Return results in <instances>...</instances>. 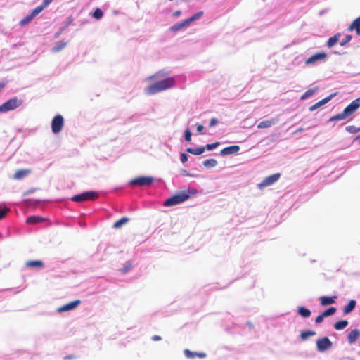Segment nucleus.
Instances as JSON below:
<instances>
[{
  "label": "nucleus",
  "instance_id": "33",
  "mask_svg": "<svg viewBox=\"0 0 360 360\" xmlns=\"http://www.w3.org/2000/svg\"><path fill=\"white\" fill-rule=\"evenodd\" d=\"M335 311H336V308L330 307V308L327 309L326 310H325L322 313V314H323V316L328 317V316L333 315Z\"/></svg>",
  "mask_w": 360,
  "mask_h": 360
},
{
  "label": "nucleus",
  "instance_id": "18",
  "mask_svg": "<svg viewBox=\"0 0 360 360\" xmlns=\"http://www.w3.org/2000/svg\"><path fill=\"white\" fill-rule=\"evenodd\" d=\"M184 354L185 356L188 358V359H194L195 357H199V358H204L206 356V354L205 353H198V352H191L190 351L189 349H186L184 350Z\"/></svg>",
  "mask_w": 360,
  "mask_h": 360
},
{
  "label": "nucleus",
  "instance_id": "38",
  "mask_svg": "<svg viewBox=\"0 0 360 360\" xmlns=\"http://www.w3.org/2000/svg\"><path fill=\"white\" fill-rule=\"evenodd\" d=\"M40 221H41V219H39V217H35V216H31L27 219V222L29 224H35V223H38Z\"/></svg>",
  "mask_w": 360,
  "mask_h": 360
},
{
  "label": "nucleus",
  "instance_id": "29",
  "mask_svg": "<svg viewBox=\"0 0 360 360\" xmlns=\"http://www.w3.org/2000/svg\"><path fill=\"white\" fill-rule=\"evenodd\" d=\"M34 18V17L32 15V14L30 13L29 15H27L26 17H25L24 18H22L20 20V25L21 26H25L27 24H28L30 22H31Z\"/></svg>",
  "mask_w": 360,
  "mask_h": 360
},
{
  "label": "nucleus",
  "instance_id": "45",
  "mask_svg": "<svg viewBox=\"0 0 360 360\" xmlns=\"http://www.w3.org/2000/svg\"><path fill=\"white\" fill-rule=\"evenodd\" d=\"M324 318H325V317H324V316H323V314H320V315H319V316L316 317V323H321L323 321V319H324Z\"/></svg>",
  "mask_w": 360,
  "mask_h": 360
},
{
  "label": "nucleus",
  "instance_id": "10",
  "mask_svg": "<svg viewBox=\"0 0 360 360\" xmlns=\"http://www.w3.org/2000/svg\"><path fill=\"white\" fill-rule=\"evenodd\" d=\"M154 181L152 176H139L130 181L131 186H149Z\"/></svg>",
  "mask_w": 360,
  "mask_h": 360
},
{
  "label": "nucleus",
  "instance_id": "27",
  "mask_svg": "<svg viewBox=\"0 0 360 360\" xmlns=\"http://www.w3.org/2000/svg\"><path fill=\"white\" fill-rule=\"evenodd\" d=\"M217 165V161L215 159H207L203 162V165L207 168H212Z\"/></svg>",
  "mask_w": 360,
  "mask_h": 360
},
{
  "label": "nucleus",
  "instance_id": "24",
  "mask_svg": "<svg viewBox=\"0 0 360 360\" xmlns=\"http://www.w3.org/2000/svg\"><path fill=\"white\" fill-rule=\"evenodd\" d=\"M297 312L298 314L304 317V318H308L311 316V311L304 307H299L297 308Z\"/></svg>",
  "mask_w": 360,
  "mask_h": 360
},
{
  "label": "nucleus",
  "instance_id": "34",
  "mask_svg": "<svg viewBox=\"0 0 360 360\" xmlns=\"http://www.w3.org/2000/svg\"><path fill=\"white\" fill-rule=\"evenodd\" d=\"M92 16L96 20H100L103 16V13L100 8H96L93 13Z\"/></svg>",
  "mask_w": 360,
  "mask_h": 360
},
{
  "label": "nucleus",
  "instance_id": "48",
  "mask_svg": "<svg viewBox=\"0 0 360 360\" xmlns=\"http://www.w3.org/2000/svg\"><path fill=\"white\" fill-rule=\"evenodd\" d=\"M131 267V264H129V265H127L126 266H124L123 269H122V271L124 273H127Z\"/></svg>",
  "mask_w": 360,
  "mask_h": 360
},
{
  "label": "nucleus",
  "instance_id": "14",
  "mask_svg": "<svg viewBox=\"0 0 360 360\" xmlns=\"http://www.w3.org/2000/svg\"><path fill=\"white\" fill-rule=\"evenodd\" d=\"M240 147L238 146H231L226 147L221 150V155H227L231 154L236 153L239 151Z\"/></svg>",
  "mask_w": 360,
  "mask_h": 360
},
{
  "label": "nucleus",
  "instance_id": "11",
  "mask_svg": "<svg viewBox=\"0 0 360 360\" xmlns=\"http://www.w3.org/2000/svg\"><path fill=\"white\" fill-rule=\"evenodd\" d=\"M279 177L280 174L278 173L269 176L258 184V188L259 189H263L265 187L269 186L277 181Z\"/></svg>",
  "mask_w": 360,
  "mask_h": 360
},
{
  "label": "nucleus",
  "instance_id": "49",
  "mask_svg": "<svg viewBox=\"0 0 360 360\" xmlns=\"http://www.w3.org/2000/svg\"><path fill=\"white\" fill-rule=\"evenodd\" d=\"M181 11H176L173 13L172 15L175 18H178L181 15Z\"/></svg>",
  "mask_w": 360,
  "mask_h": 360
},
{
  "label": "nucleus",
  "instance_id": "4",
  "mask_svg": "<svg viewBox=\"0 0 360 360\" xmlns=\"http://www.w3.org/2000/svg\"><path fill=\"white\" fill-rule=\"evenodd\" d=\"M188 199V194L185 191H182L179 193H177L176 195L172 196L171 198L167 199L164 205L166 207L174 206L178 204H180Z\"/></svg>",
  "mask_w": 360,
  "mask_h": 360
},
{
  "label": "nucleus",
  "instance_id": "30",
  "mask_svg": "<svg viewBox=\"0 0 360 360\" xmlns=\"http://www.w3.org/2000/svg\"><path fill=\"white\" fill-rule=\"evenodd\" d=\"M316 91V89H308L302 96H301V99L302 100H306L307 98H309V97H311L312 95H314V94Z\"/></svg>",
  "mask_w": 360,
  "mask_h": 360
},
{
  "label": "nucleus",
  "instance_id": "42",
  "mask_svg": "<svg viewBox=\"0 0 360 360\" xmlns=\"http://www.w3.org/2000/svg\"><path fill=\"white\" fill-rule=\"evenodd\" d=\"M192 134L189 129H186L185 131L184 137L185 140L187 141H190L191 140Z\"/></svg>",
  "mask_w": 360,
  "mask_h": 360
},
{
  "label": "nucleus",
  "instance_id": "9",
  "mask_svg": "<svg viewBox=\"0 0 360 360\" xmlns=\"http://www.w3.org/2000/svg\"><path fill=\"white\" fill-rule=\"evenodd\" d=\"M64 125V119L63 117L60 115H57L53 117L51 122V130L53 133L58 134L59 133Z\"/></svg>",
  "mask_w": 360,
  "mask_h": 360
},
{
  "label": "nucleus",
  "instance_id": "25",
  "mask_svg": "<svg viewBox=\"0 0 360 360\" xmlns=\"http://www.w3.org/2000/svg\"><path fill=\"white\" fill-rule=\"evenodd\" d=\"M205 150V148L200 147L197 148H188L186 151L189 153L193 154L195 155H199L202 154Z\"/></svg>",
  "mask_w": 360,
  "mask_h": 360
},
{
  "label": "nucleus",
  "instance_id": "56",
  "mask_svg": "<svg viewBox=\"0 0 360 360\" xmlns=\"http://www.w3.org/2000/svg\"><path fill=\"white\" fill-rule=\"evenodd\" d=\"M5 84L4 83H0V91L4 87Z\"/></svg>",
  "mask_w": 360,
  "mask_h": 360
},
{
  "label": "nucleus",
  "instance_id": "22",
  "mask_svg": "<svg viewBox=\"0 0 360 360\" xmlns=\"http://www.w3.org/2000/svg\"><path fill=\"white\" fill-rule=\"evenodd\" d=\"M356 301L354 300H350L348 304L344 307V314H349L354 310L356 307Z\"/></svg>",
  "mask_w": 360,
  "mask_h": 360
},
{
  "label": "nucleus",
  "instance_id": "21",
  "mask_svg": "<svg viewBox=\"0 0 360 360\" xmlns=\"http://www.w3.org/2000/svg\"><path fill=\"white\" fill-rule=\"evenodd\" d=\"M335 298H336V297H326V296L321 297V298H320L321 304L323 306H326V305L333 304V303H335Z\"/></svg>",
  "mask_w": 360,
  "mask_h": 360
},
{
  "label": "nucleus",
  "instance_id": "57",
  "mask_svg": "<svg viewBox=\"0 0 360 360\" xmlns=\"http://www.w3.org/2000/svg\"><path fill=\"white\" fill-rule=\"evenodd\" d=\"M303 131V128H299L297 130V132H301Z\"/></svg>",
  "mask_w": 360,
  "mask_h": 360
},
{
  "label": "nucleus",
  "instance_id": "23",
  "mask_svg": "<svg viewBox=\"0 0 360 360\" xmlns=\"http://www.w3.org/2000/svg\"><path fill=\"white\" fill-rule=\"evenodd\" d=\"M67 45V43L64 41H58L56 45L51 48V52L57 53L63 49Z\"/></svg>",
  "mask_w": 360,
  "mask_h": 360
},
{
  "label": "nucleus",
  "instance_id": "47",
  "mask_svg": "<svg viewBox=\"0 0 360 360\" xmlns=\"http://www.w3.org/2000/svg\"><path fill=\"white\" fill-rule=\"evenodd\" d=\"M180 172H181V175L185 176H188V175H190V172H188L186 169H181Z\"/></svg>",
  "mask_w": 360,
  "mask_h": 360
},
{
  "label": "nucleus",
  "instance_id": "20",
  "mask_svg": "<svg viewBox=\"0 0 360 360\" xmlns=\"http://www.w3.org/2000/svg\"><path fill=\"white\" fill-rule=\"evenodd\" d=\"M341 37L340 33H337L334 36L330 37L327 41V46L328 48L334 46L340 40Z\"/></svg>",
  "mask_w": 360,
  "mask_h": 360
},
{
  "label": "nucleus",
  "instance_id": "31",
  "mask_svg": "<svg viewBox=\"0 0 360 360\" xmlns=\"http://www.w3.org/2000/svg\"><path fill=\"white\" fill-rule=\"evenodd\" d=\"M28 174L27 170H18L14 174V179H20Z\"/></svg>",
  "mask_w": 360,
  "mask_h": 360
},
{
  "label": "nucleus",
  "instance_id": "26",
  "mask_svg": "<svg viewBox=\"0 0 360 360\" xmlns=\"http://www.w3.org/2000/svg\"><path fill=\"white\" fill-rule=\"evenodd\" d=\"M348 325V321H346V320H342V321H338L335 323L334 325V328L336 329V330H342L344 329L345 328H346Z\"/></svg>",
  "mask_w": 360,
  "mask_h": 360
},
{
  "label": "nucleus",
  "instance_id": "5",
  "mask_svg": "<svg viewBox=\"0 0 360 360\" xmlns=\"http://www.w3.org/2000/svg\"><path fill=\"white\" fill-rule=\"evenodd\" d=\"M328 55L324 52H319L314 54L307 58L304 63L308 66H315L319 63L325 62L327 60Z\"/></svg>",
  "mask_w": 360,
  "mask_h": 360
},
{
  "label": "nucleus",
  "instance_id": "3",
  "mask_svg": "<svg viewBox=\"0 0 360 360\" xmlns=\"http://www.w3.org/2000/svg\"><path fill=\"white\" fill-rule=\"evenodd\" d=\"M202 15L203 12L199 11L194 14L193 15H192L191 18H188V19L181 22H178L176 24L173 25L169 27V30L172 32H177L178 31L182 29L189 27L193 22L200 19L202 16Z\"/></svg>",
  "mask_w": 360,
  "mask_h": 360
},
{
  "label": "nucleus",
  "instance_id": "2",
  "mask_svg": "<svg viewBox=\"0 0 360 360\" xmlns=\"http://www.w3.org/2000/svg\"><path fill=\"white\" fill-rule=\"evenodd\" d=\"M360 107V97L353 101L344 110L339 114L330 117V121H338L346 119L353 114Z\"/></svg>",
  "mask_w": 360,
  "mask_h": 360
},
{
  "label": "nucleus",
  "instance_id": "50",
  "mask_svg": "<svg viewBox=\"0 0 360 360\" xmlns=\"http://www.w3.org/2000/svg\"><path fill=\"white\" fill-rule=\"evenodd\" d=\"M65 28L64 27H61L56 33V37H58L64 30Z\"/></svg>",
  "mask_w": 360,
  "mask_h": 360
},
{
  "label": "nucleus",
  "instance_id": "15",
  "mask_svg": "<svg viewBox=\"0 0 360 360\" xmlns=\"http://www.w3.org/2000/svg\"><path fill=\"white\" fill-rule=\"evenodd\" d=\"M360 337V331L357 329L352 330L347 336L348 342L349 344L354 343Z\"/></svg>",
  "mask_w": 360,
  "mask_h": 360
},
{
  "label": "nucleus",
  "instance_id": "7",
  "mask_svg": "<svg viewBox=\"0 0 360 360\" xmlns=\"http://www.w3.org/2000/svg\"><path fill=\"white\" fill-rule=\"evenodd\" d=\"M98 198V194L95 191H86L82 193L75 195L71 200L74 202H82L85 200H95Z\"/></svg>",
  "mask_w": 360,
  "mask_h": 360
},
{
  "label": "nucleus",
  "instance_id": "16",
  "mask_svg": "<svg viewBox=\"0 0 360 360\" xmlns=\"http://www.w3.org/2000/svg\"><path fill=\"white\" fill-rule=\"evenodd\" d=\"M333 97V95L331 94L329 96L322 99L321 101L317 102L316 103H315L314 105H311L310 108H309V110L310 111H314L316 109H318L319 108H320L321 106L326 104L329 101L331 100V98Z\"/></svg>",
  "mask_w": 360,
  "mask_h": 360
},
{
  "label": "nucleus",
  "instance_id": "53",
  "mask_svg": "<svg viewBox=\"0 0 360 360\" xmlns=\"http://www.w3.org/2000/svg\"><path fill=\"white\" fill-rule=\"evenodd\" d=\"M204 129V127L201 124H198L197 126V131L200 133H201L202 131V130Z\"/></svg>",
  "mask_w": 360,
  "mask_h": 360
},
{
  "label": "nucleus",
  "instance_id": "6",
  "mask_svg": "<svg viewBox=\"0 0 360 360\" xmlns=\"http://www.w3.org/2000/svg\"><path fill=\"white\" fill-rule=\"evenodd\" d=\"M21 101L17 98H13L0 105V112H6L13 110L21 105Z\"/></svg>",
  "mask_w": 360,
  "mask_h": 360
},
{
  "label": "nucleus",
  "instance_id": "36",
  "mask_svg": "<svg viewBox=\"0 0 360 360\" xmlns=\"http://www.w3.org/2000/svg\"><path fill=\"white\" fill-rule=\"evenodd\" d=\"M45 8L40 5L39 6H37L32 12L31 13L34 17H36L37 15H39Z\"/></svg>",
  "mask_w": 360,
  "mask_h": 360
},
{
  "label": "nucleus",
  "instance_id": "39",
  "mask_svg": "<svg viewBox=\"0 0 360 360\" xmlns=\"http://www.w3.org/2000/svg\"><path fill=\"white\" fill-rule=\"evenodd\" d=\"M352 39V35H347L345 38L340 42V45L341 46H345L347 44H348Z\"/></svg>",
  "mask_w": 360,
  "mask_h": 360
},
{
  "label": "nucleus",
  "instance_id": "13",
  "mask_svg": "<svg viewBox=\"0 0 360 360\" xmlns=\"http://www.w3.org/2000/svg\"><path fill=\"white\" fill-rule=\"evenodd\" d=\"M278 122V119L276 118V117L271 118L270 120H264V121L260 122L257 124V128L258 129L269 128V127H272L273 125L277 124Z\"/></svg>",
  "mask_w": 360,
  "mask_h": 360
},
{
  "label": "nucleus",
  "instance_id": "51",
  "mask_svg": "<svg viewBox=\"0 0 360 360\" xmlns=\"http://www.w3.org/2000/svg\"><path fill=\"white\" fill-rule=\"evenodd\" d=\"M160 75H162L160 72H158L157 74L154 75L153 76L147 78V79L148 80V79H150L157 78V77H160Z\"/></svg>",
  "mask_w": 360,
  "mask_h": 360
},
{
  "label": "nucleus",
  "instance_id": "37",
  "mask_svg": "<svg viewBox=\"0 0 360 360\" xmlns=\"http://www.w3.org/2000/svg\"><path fill=\"white\" fill-rule=\"evenodd\" d=\"M345 129L347 131L352 134H356L359 131V129L354 125L347 126L346 127Z\"/></svg>",
  "mask_w": 360,
  "mask_h": 360
},
{
  "label": "nucleus",
  "instance_id": "28",
  "mask_svg": "<svg viewBox=\"0 0 360 360\" xmlns=\"http://www.w3.org/2000/svg\"><path fill=\"white\" fill-rule=\"evenodd\" d=\"M129 221V218L127 217H122L121 218L120 220L117 221L114 225H113V227L115 229H119L120 228L122 225H124V224H126L127 222Z\"/></svg>",
  "mask_w": 360,
  "mask_h": 360
},
{
  "label": "nucleus",
  "instance_id": "55",
  "mask_svg": "<svg viewBox=\"0 0 360 360\" xmlns=\"http://www.w3.org/2000/svg\"><path fill=\"white\" fill-rule=\"evenodd\" d=\"M188 176H191V177H197V176H198V175H197V174H191V173H190V175H188Z\"/></svg>",
  "mask_w": 360,
  "mask_h": 360
},
{
  "label": "nucleus",
  "instance_id": "19",
  "mask_svg": "<svg viewBox=\"0 0 360 360\" xmlns=\"http://www.w3.org/2000/svg\"><path fill=\"white\" fill-rule=\"evenodd\" d=\"M348 30L349 31L356 30V34L360 36V16L352 22Z\"/></svg>",
  "mask_w": 360,
  "mask_h": 360
},
{
  "label": "nucleus",
  "instance_id": "40",
  "mask_svg": "<svg viewBox=\"0 0 360 360\" xmlns=\"http://www.w3.org/2000/svg\"><path fill=\"white\" fill-rule=\"evenodd\" d=\"M185 191L188 194V198L191 195H195L198 193V190L195 188H188Z\"/></svg>",
  "mask_w": 360,
  "mask_h": 360
},
{
  "label": "nucleus",
  "instance_id": "46",
  "mask_svg": "<svg viewBox=\"0 0 360 360\" xmlns=\"http://www.w3.org/2000/svg\"><path fill=\"white\" fill-rule=\"evenodd\" d=\"M53 0H43L41 5L46 8L47 7Z\"/></svg>",
  "mask_w": 360,
  "mask_h": 360
},
{
  "label": "nucleus",
  "instance_id": "1",
  "mask_svg": "<svg viewBox=\"0 0 360 360\" xmlns=\"http://www.w3.org/2000/svg\"><path fill=\"white\" fill-rule=\"evenodd\" d=\"M175 83L176 82L174 77H167L164 79L158 81L145 88L144 92L148 95H153L160 91L172 88L175 85Z\"/></svg>",
  "mask_w": 360,
  "mask_h": 360
},
{
  "label": "nucleus",
  "instance_id": "44",
  "mask_svg": "<svg viewBox=\"0 0 360 360\" xmlns=\"http://www.w3.org/2000/svg\"><path fill=\"white\" fill-rule=\"evenodd\" d=\"M218 123V120L217 118H212L210 122V127H214Z\"/></svg>",
  "mask_w": 360,
  "mask_h": 360
},
{
  "label": "nucleus",
  "instance_id": "12",
  "mask_svg": "<svg viewBox=\"0 0 360 360\" xmlns=\"http://www.w3.org/2000/svg\"><path fill=\"white\" fill-rule=\"evenodd\" d=\"M80 302H81L79 300H75L73 302H71L70 303H68V304L59 307L57 311L59 313H62V312L73 310L80 304Z\"/></svg>",
  "mask_w": 360,
  "mask_h": 360
},
{
  "label": "nucleus",
  "instance_id": "17",
  "mask_svg": "<svg viewBox=\"0 0 360 360\" xmlns=\"http://www.w3.org/2000/svg\"><path fill=\"white\" fill-rule=\"evenodd\" d=\"M25 266L30 268L41 269L44 266V263L40 260H30L25 262Z\"/></svg>",
  "mask_w": 360,
  "mask_h": 360
},
{
  "label": "nucleus",
  "instance_id": "35",
  "mask_svg": "<svg viewBox=\"0 0 360 360\" xmlns=\"http://www.w3.org/2000/svg\"><path fill=\"white\" fill-rule=\"evenodd\" d=\"M9 211V208L3 207L2 205H0V219H3Z\"/></svg>",
  "mask_w": 360,
  "mask_h": 360
},
{
  "label": "nucleus",
  "instance_id": "43",
  "mask_svg": "<svg viewBox=\"0 0 360 360\" xmlns=\"http://www.w3.org/2000/svg\"><path fill=\"white\" fill-rule=\"evenodd\" d=\"M180 160L182 163H185L188 160V155L186 153H181Z\"/></svg>",
  "mask_w": 360,
  "mask_h": 360
},
{
  "label": "nucleus",
  "instance_id": "52",
  "mask_svg": "<svg viewBox=\"0 0 360 360\" xmlns=\"http://www.w3.org/2000/svg\"><path fill=\"white\" fill-rule=\"evenodd\" d=\"M72 22V18H69L68 21L66 22V24L63 26L65 28L68 27Z\"/></svg>",
  "mask_w": 360,
  "mask_h": 360
},
{
  "label": "nucleus",
  "instance_id": "41",
  "mask_svg": "<svg viewBox=\"0 0 360 360\" xmlns=\"http://www.w3.org/2000/svg\"><path fill=\"white\" fill-rule=\"evenodd\" d=\"M219 145V142H215L214 143L207 144L205 148V149H207L208 150H212L216 148Z\"/></svg>",
  "mask_w": 360,
  "mask_h": 360
},
{
  "label": "nucleus",
  "instance_id": "54",
  "mask_svg": "<svg viewBox=\"0 0 360 360\" xmlns=\"http://www.w3.org/2000/svg\"><path fill=\"white\" fill-rule=\"evenodd\" d=\"M161 339H162V338L159 335H153L152 337V340L154 341H158V340H160Z\"/></svg>",
  "mask_w": 360,
  "mask_h": 360
},
{
  "label": "nucleus",
  "instance_id": "32",
  "mask_svg": "<svg viewBox=\"0 0 360 360\" xmlns=\"http://www.w3.org/2000/svg\"><path fill=\"white\" fill-rule=\"evenodd\" d=\"M314 335H316V333L314 331L307 330V331L302 332L300 334V337L302 340H306L307 338H309L310 336H313Z\"/></svg>",
  "mask_w": 360,
  "mask_h": 360
},
{
  "label": "nucleus",
  "instance_id": "8",
  "mask_svg": "<svg viewBox=\"0 0 360 360\" xmlns=\"http://www.w3.org/2000/svg\"><path fill=\"white\" fill-rule=\"evenodd\" d=\"M332 346V342L327 337H323L316 340V349L319 352H324L329 350Z\"/></svg>",
  "mask_w": 360,
  "mask_h": 360
}]
</instances>
